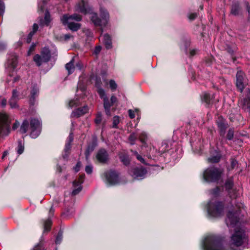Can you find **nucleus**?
Listing matches in <instances>:
<instances>
[{"label": "nucleus", "mask_w": 250, "mask_h": 250, "mask_svg": "<svg viewBox=\"0 0 250 250\" xmlns=\"http://www.w3.org/2000/svg\"><path fill=\"white\" fill-rule=\"evenodd\" d=\"M51 21L50 16L49 12L46 11L44 19L40 18L39 24L40 26H48Z\"/></svg>", "instance_id": "nucleus-21"}, {"label": "nucleus", "mask_w": 250, "mask_h": 250, "mask_svg": "<svg viewBox=\"0 0 250 250\" xmlns=\"http://www.w3.org/2000/svg\"><path fill=\"white\" fill-rule=\"evenodd\" d=\"M82 17L77 14L72 15L64 14L61 18V21L63 25H67L69 29L73 31H77L81 27V24L79 23L71 22V21H81Z\"/></svg>", "instance_id": "nucleus-5"}, {"label": "nucleus", "mask_w": 250, "mask_h": 250, "mask_svg": "<svg viewBox=\"0 0 250 250\" xmlns=\"http://www.w3.org/2000/svg\"><path fill=\"white\" fill-rule=\"evenodd\" d=\"M100 16L102 19L98 18L97 14H93L91 18V20L94 25L100 26H105L108 22L109 19V15L107 10L103 8L100 7Z\"/></svg>", "instance_id": "nucleus-6"}, {"label": "nucleus", "mask_w": 250, "mask_h": 250, "mask_svg": "<svg viewBox=\"0 0 250 250\" xmlns=\"http://www.w3.org/2000/svg\"><path fill=\"white\" fill-rule=\"evenodd\" d=\"M5 10V5L4 2L0 0V16L3 15Z\"/></svg>", "instance_id": "nucleus-51"}, {"label": "nucleus", "mask_w": 250, "mask_h": 250, "mask_svg": "<svg viewBox=\"0 0 250 250\" xmlns=\"http://www.w3.org/2000/svg\"><path fill=\"white\" fill-rule=\"evenodd\" d=\"M62 239V232L61 231H60L57 236H56V240H55V243L56 245L60 244Z\"/></svg>", "instance_id": "nucleus-42"}, {"label": "nucleus", "mask_w": 250, "mask_h": 250, "mask_svg": "<svg viewBox=\"0 0 250 250\" xmlns=\"http://www.w3.org/2000/svg\"><path fill=\"white\" fill-rule=\"evenodd\" d=\"M217 126L219 128L220 134L221 135H224L225 133L226 129V125L222 122H219L217 123Z\"/></svg>", "instance_id": "nucleus-33"}, {"label": "nucleus", "mask_w": 250, "mask_h": 250, "mask_svg": "<svg viewBox=\"0 0 250 250\" xmlns=\"http://www.w3.org/2000/svg\"><path fill=\"white\" fill-rule=\"evenodd\" d=\"M202 101L207 104V105H209L212 100V96L210 95L209 94L207 93H204L201 96Z\"/></svg>", "instance_id": "nucleus-26"}, {"label": "nucleus", "mask_w": 250, "mask_h": 250, "mask_svg": "<svg viewBox=\"0 0 250 250\" xmlns=\"http://www.w3.org/2000/svg\"><path fill=\"white\" fill-rule=\"evenodd\" d=\"M102 121V114L101 113H98L97 115V116L95 119V122L97 124H99L101 123Z\"/></svg>", "instance_id": "nucleus-54"}, {"label": "nucleus", "mask_w": 250, "mask_h": 250, "mask_svg": "<svg viewBox=\"0 0 250 250\" xmlns=\"http://www.w3.org/2000/svg\"><path fill=\"white\" fill-rule=\"evenodd\" d=\"M30 127L31 129L30 136L32 138H36L41 132V122L36 118H32L30 120Z\"/></svg>", "instance_id": "nucleus-8"}, {"label": "nucleus", "mask_w": 250, "mask_h": 250, "mask_svg": "<svg viewBox=\"0 0 250 250\" xmlns=\"http://www.w3.org/2000/svg\"><path fill=\"white\" fill-rule=\"evenodd\" d=\"M83 67V64L81 62H78L75 65L76 69L79 70H82Z\"/></svg>", "instance_id": "nucleus-56"}, {"label": "nucleus", "mask_w": 250, "mask_h": 250, "mask_svg": "<svg viewBox=\"0 0 250 250\" xmlns=\"http://www.w3.org/2000/svg\"><path fill=\"white\" fill-rule=\"evenodd\" d=\"M103 42L107 49H110L112 47L111 39L108 34H104V35Z\"/></svg>", "instance_id": "nucleus-27"}, {"label": "nucleus", "mask_w": 250, "mask_h": 250, "mask_svg": "<svg viewBox=\"0 0 250 250\" xmlns=\"http://www.w3.org/2000/svg\"><path fill=\"white\" fill-rule=\"evenodd\" d=\"M18 100L15 99V98H11L9 101V104L12 108H18L19 105L17 104Z\"/></svg>", "instance_id": "nucleus-36"}, {"label": "nucleus", "mask_w": 250, "mask_h": 250, "mask_svg": "<svg viewBox=\"0 0 250 250\" xmlns=\"http://www.w3.org/2000/svg\"><path fill=\"white\" fill-rule=\"evenodd\" d=\"M167 146V145L166 144H163L162 145V146L161 147V150L159 151V153H160L161 154L162 153H165L166 151V149H164Z\"/></svg>", "instance_id": "nucleus-60"}, {"label": "nucleus", "mask_w": 250, "mask_h": 250, "mask_svg": "<svg viewBox=\"0 0 250 250\" xmlns=\"http://www.w3.org/2000/svg\"><path fill=\"white\" fill-rule=\"evenodd\" d=\"M136 139V136L135 135V133H133L131 134L128 138V140L131 145H134Z\"/></svg>", "instance_id": "nucleus-45"}, {"label": "nucleus", "mask_w": 250, "mask_h": 250, "mask_svg": "<svg viewBox=\"0 0 250 250\" xmlns=\"http://www.w3.org/2000/svg\"><path fill=\"white\" fill-rule=\"evenodd\" d=\"M102 82L100 79L97 78L95 82V86L97 88V92L99 94V91L100 89L104 90L101 87Z\"/></svg>", "instance_id": "nucleus-44"}, {"label": "nucleus", "mask_w": 250, "mask_h": 250, "mask_svg": "<svg viewBox=\"0 0 250 250\" xmlns=\"http://www.w3.org/2000/svg\"><path fill=\"white\" fill-rule=\"evenodd\" d=\"M41 56L44 62H48L51 57L50 52L48 48L44 47L41 52Z\"/></svg>", "instance_id": "nucleus-23"}, {"label": "nucleus", "mask_w": 250, "mask_h": 250, "mask_svg": "<svg viewBox=\"0 0 250 250\" xmlns=\"http://www.w3.org/2000/svg\"><path fill=\"white\" fill-rule=\"evenodd\" d=\"M109 85H110V88L112 90H115L116 89L117 87V83H116L115 81H114L113 80H111L109 81Z\"/></svg>", "instance_id": "nucleus-49"}, {"label": "nucleus", "mask_w": 250, "mask_h": 250, "mask_svg": "<svg viewBox=\"0 0 250 250\" xmlns=\"http://www.w3.org/2000/svg\"><path fill=\"white\" fill-rule=\"evenodd\" d=\"M139 138L142 143L145 144L147 139V135L145 132L142 131L139 135Z\"/></svg>", "instance_id": "nucleus-39"}, {"label": "nucleus", "mask_w": 250, "mask_h": 250, "mask_svg": "<svg viewBox=\"0 0 250 250\" xmlns=\"http://www.w3.org/2000/svg\"><path fill=\"white\" fill-rule=\"evenodd\" d=\"M241 11V7L238 2H234L231 6V14L234 16H238Z\"/></svg>", "instance_id": "nucleus-22"}, {"label": "nucleus", "mask_w": 250, "mask_h": 250, "mask_svg": "<svg viewBox=\"0 0 250 250\" xmlns=\"http://www.w3.org/2000/svg\"><path fill=\"white\" fill-rule=\"evenodd\" d=\"M120 159L121 162L125 166L128 165L130 163V160L127 155L120 154Z\"/></svg>", "instance_id": "nucleus-32"}, {"label": "nucleus", "mask_w": 250, "mask_h": 250, "mask_svg": "<svg viewBox=\"0 0 250 250\" xmlns=\"http://www.w3.org/2000/svg\"><path fill=\"white\" fill-rule=\"evenodd\" d=\"M93 167L91 165H88L85 167V170L87 174H91L92 172Z\"/></svg>", "instance_id": "nucleus-55"}, {"label": "nucleus", "mask_w": 250, "mask_h": 250, "mask_svg": "<svg viewBox=\"0 0 250 250\" xmlns=\"http://www.w3.org/2000/svg\"><path fill=\"white\" fill-rule=\"evenodd\" d=\"M38 28H39L38 25L37 23H34L33 24V30H32V31H31L29 33V34H28V35L27 37V39H26V42L27 43H29L31 42L33 36L38 30Z\"/></svg>", "instance_id": "nucleus-28"}, {"label": "nucleus", "mask_w": 250, "mask_h": 250, "mask_svg": "<svg viewBox=\"0 0 250 250\" xmlns=\"http://www.w3.org/2000/svg\"><path fill=\"white\" fill-rule=\"evenodd\" d=\"M11 98H15V99L19 100L18 94L16 89H13L12 91V95Z\"/></svg>", "instance_id": "nucleus-59"}, {"label": "nucleus", "mask_w": 250, "mask_h": 250, "mask_svg": "<svg viewBox=\"0 0 250 250\" xmlns=\"http://www.w3.org/2000/svg\"><path fill=\"white\" fill-rule=\"evenodd\" d=\"M101 49H102V47L100 46H98L95 47L94 51V53L95 54H99L100 53V52L101 51Z\"/></svg>", "instance_id": "nucleus-61"}, {"label": "nucleus", "mask_w": 250, "mask_h": 250, "mask_svg": "<svg viewBox=\"0 0 250 250\" xmlns=\"http://www.w3.org/2000/svg\"><path fill=\"white\" fill-rule=\"evenodd\" d=\"M39 92V87L37 84H34L31 90V97L30 99V104L33 105L35 104V99L38 96Z\"/></svg>", "instance_id": "nucleus-16"}, {"label": "nucleus", "mask_w": 250, "mask_h": 250, "mask_svg": "<svg viewBox=\"0 0 250 250\" xmlns=\"http://www.w3.org/2000/svg\"><path fill=\"white\" fill-rule=\"evenodd\" d=\"M24 151V146L22 143L21 141H18V146L17 149V152L20 155L23 153Z\"/></svg>", "instance_id": "nucleus-41"}, {"label": "nucleus", "mask_w": 250, "mask_h": 250, "mask_svg": "<svg viewBox=\"0 0 250 250\" xmlns=\"http://www.w3.org/2000/svg\"><path fill=\"white\" fill-rule=\"evenodd\" d=\"M41 2V1H40L39 2L38 9H39V10L43 11L44 10V6L46 4V1L45 0H42V3Z\"/></svg>", "instance_id": "nucleus-50"}, {"label": "nucleus", "mask_w": 250, "mask_h": 250, "mask_svg": "<svg viewBox=\"0 0 250 250\" xmlns=\"http://www.w3.org/2000/svg\"><path fill=\"white\" fill-rule=\"evenodd\" d=\"M245 4L248 14V18L250 20V5L248 2H245Z\"/></svg>", "instance_id": "nucleus-58"}, {"label": "nucleus", "mask_w": 250, "mask_h": 250, "mask_svg": "<svg viewBox=\"0 0 250 250\" xmlns=\"http://www.w3.org/2000/svg\"><path fill=\"white\" fill-rule=\"evenodd\" d=\"M139 112V110L138 109H135L134 110L129 109L128 110V115L130 118L133 119L135 117V113L137 114Z\"/></svg>", "instance_id": "nucleus-43"}, {"label": "nucleus", "mask_w": 250, "mask_h": 250, "mask_svg": "<svg viewBox=\"0 0 250 250\" xmlns=\"http://www.w3.org/2000/svg\"><path fill=\"white\" fill-rule=\"evenodd\" d=\"M233 187V182L230 180H227L225 183V188L229 190L232 188Z\"/></svg>", "instance_id": "nucleus-48"}, {"label": "nucleus", "mask_w": 250, "mask_h": 250, "mask_svg": "<svg viewBox=\"0 0 250 250\" xmlns=\"http://www.w3.org/2000/svg\"><path fill=\"white\" fill-rule=\"evenodd\" d=\"M197 17V14L196 13H190L188 15V18L189 20L193 21Z\"/></svg>", "instance_id": "nucleus-57"}, {"label": "nucleus", "mask_w": 250, "mask_h": 250, "mask_svg": "<svg viewBox=\"0 0 250 250\" xmlns=\"http://www.w3.org/2000/svg\"><path fill=\"white\" fill-rule=\"evenodd\" d=\"M130 151L132 154L136 156V159L138 161L145 165H147V164L146 163L145 159L140 154H139L136 151L133 150H131Z\"/></svg>", "instance_id": "nucleus-35"}, {"label": "nucleus", "mask_w": 250, "mask_h": 250, "mask_svg": "<svg viewBox=\"0 0 250 250\" xmlns=\"http://www.w3.org/2000/svg\"><path fill=\"white\" fill-rule=\"evenodd\" d=\"M54 211V209L51 207L49 211V217L44 222V231H48L50 229L52 222L50 217L51 215H53Z\"/></svg>", "instance_id": "nucleus-20"}, {"label": "nucleus", "mask_w": 250, "mask_h": 250, "mask_svg": "<svg viewBox=\"0 0 250 250\" xmlns=\"http://www.w3.org/2000/svg\"><path fill=\"white\" fill-rule=\"evenodd\" d=\"M11 120L4 113H0V135H7L10 132L9 125Z\"/></svg>", "instance_id": "nucleus-7"}, {"label": "nucleus", "mask_w": 250, "mask_h": 250, "mask_svg": "<svg viewBox=\"0 0 250 250\" xmlns=\"http://www.w3.org/2000/svg\"><path fill=\"white\" fill-rule=\"evenodd\" d=\"M104 176L107 184L110 186L115 185L119 182L118 174L114 170L105 172Z\"/></svg>", "instance_id": "nucleus-11"}, {"label": "nucleus", "mask_w": 250, "mask_h": 250, "mask_svg": "<svg viewBox=\"0 0 250 250\" xmlns=\"http://www.w3.org/2000/svg\"><path fill=\"white\" fill-rule=\"evenodd\" d=\"M73 141V131H72V128H71L70 133L69 134V135L67 138L66 143L65 146L64 148V151L65 152H68L71 148V143Z\"/></svg>", "instance_id": "nucleus-24"}, {"label": "nucleus", "mask_w": 250, "mask_h": 250, "mask_svg": "<svg viewBox=\"0 0 250 250\" xmlns=\"http://www.w3.org/2000/svg\"><path fill=\"white\" fill-rule=\"evenodd\" d=\"M96 158L97 160L102 163L107 162L108 159V154L107 151L104 148L100 149L96 154Z\"/></svg>", "instance_id": "nucleus-14"}, {"label": "nucleus", "mask_w": 250, "mask_h": 250, "mask_svg": "<svg viewBox=\"0 0 250 250\" xmlns=\"http://www.w3.org/2000/svg\"><path fill=\"white\" fill-rule=\"evenodd\" d=\"M234 136V129L233 128H229L228 130V134H227V139L229 140H231Z\"/></svg>", "instance_id": "nucleus-46"}, {"label": "nucleus", "mask_w": 250, "mask_h": 250, "mask_svg": "<svg viewBox=\"0 0 250 250\" xmlns=\"http://www.w3.org/2000/svg\"><path fill=\"white\" fill-rule=\"evenodd\" d=\"M88 111V107L84 106L82 108H79L73 111L71 115V117L79 118L85 114Z\"/></svg>", "instance_id": "nucleus-17"}, {"label": "nucleus", "mask_w": 250, "mask_h": 250, "mask_svg": "<svg viewBox=\"0 0 250 250\" xmlns=\"http://www.w3.org/2000/svg\"><path fill=\"white\" fill-rule=\"evenodd\" d=\"M245 93H246V97L240 100L238 104L239 107L244 111L250 113V89H246Z\"/></svg>", "instance_id": "nucleus-9"}, {"label": "nucleus", "mask_w": 250, "mask_h": 250, "mask_svg": "<svg viewBox=\"0 0 250 250\" xmlns=\"http://www.w3.org/2000/svg\"><path fill=\"white\" fill-rule=\"evenodd\" d=\"M223 170L214 167H210L204 172L203 178L207 182H217L221 178Z\"/></svg>", "instance_id": "nucleus-4"}, {"label": "nucleus", "mask_w": 250, "mask_h": 250, "mask_svg": "<svg viewBox=\"0 0 250 250\" xmlns=\"http://www.w3.org/2000/svg\"><path fill=\"white\" fill-rule=\"evenodd\" d=\"M238 162L234 158H231L230 159V166L229 168V170H232L234 168H236L238 167Z\"/></svg>", "instance_id": "nucleus-38"}, {"label": "nucleus", "mask_w": 250, "mask_h": 250, "mask_svg": "<svg viewBox=\"0 0 250 250\" xmlns=\"http://www.w3.org/2000/svg\"><path fill=\"white\" fill-rule=\"evenodd\" d=\"M224 206L218 201L212 199L208 204L207 210L208 215L211 217H219L223 215Z\"/></svg>", "instance_id": "nucleus-3"}, {"label": "nucleus", "mask_w": 250, "mask_h": 250, "mask_svg": "<svg viewBox=\"0 0 250 250\" xmlns=\"http://www.w3.org/2000/svg\"><path fill=\"white\" fill-rule=\"evenodd\" d=\"M7 103L6 100L5 99H2L0 101V105L4 107L6 105Z\"/></svg>", "instance_id": "nucleus-64"}, {"label": "nucleus", "mask_w": 250, "mask_h": 250, "mask_svg": "<svg viewBox=\"0 0 250 250\" xmlns=\"http://www.w3.org/2000/svg\"><path fill=\"white\" fill-rule=\"evenodd\" d=\"M226 223L229 228H235L234 231L230 237V245L231 248L234 249V247H236L237 249H235V250H240V247L244 248L248 244V237L244 229L240 226L237 210L228 212Z\"/></svg>", "instance_id": "nucleus-1"}, {"label": "nucleus", "mask_w": 250, "mask_h": 250, "mask_svg": "<svg viewBox=\"0 0 250 250\" xmlns=\"http://www.w3.org/2000/svg\"><path fill=\"white\" fill-rule=\"evenodd\" d=\"M17 63V57L16 54L15 53L10 54L7 59L8 66L14 69L16 67Z\"/></svg>", "instance_id": "nucleus-19"}, {"label": "nucleus", "mask_w": 250, "mask_h": 250, "mask_svg": "<svg viewBox=\"0 0 250 250\" xmlns=\"http://www.w3.org/2000/svg\"><path fill=\"white\" fill-rule=\"evenodd\" d=\"M219 188L218 187H216L214 189H212L210 191V194L214 196H217L218 195L219 193Z\"/></svg>", "instance_id": "nucleus-52"}, {"label": "nucleus", "mask_w": 250, "mask_h": 250, "mask_svg": "<svg viewBox=\"0 0 250 250\" xmlns=\"http://www.w3.org/2000/svg\"><path fill=\"white\" fill-rule=\"evenodd\" d=\"M33 250H45L42 243H40L35 246Z\"/></svg>", "instance_id": "nucleus-53"}, {"label": "nucleus", "mask_w": 250, "mask_h": 250, "mask_svg": "<svg viewBox=\"0 0 250 250\" xmlns=\"http://www.w3.org/2000/svg\"><path fill=\"white\" fill-rule=\"evenodd\" d=\"M19 122L16 120L12 126V129L14 130L16 129L19 126Z\"/></svg>", "instance_id": "nucleus-62"}, {"label": "nucleus", "mask_w": 250, "mask_h": 250, "mask_svg": "<svg viewBox=\"0 0 250 250\" xmlns=\"http://www.w3.org/2000/svg\"><path fill=\"white\" fill-rule=\"evenodd\" d=\"M96 146V144L95 143H93L91 145L88 146L86 149V151L85 152V157H86V159L87 160L88 159L89 154H90L91 152H92L94 150Z\"/></svg>", "instance_id": "nucleus-31"}, {"label": "nucleus", "mask_w": 250, "mask_h": 250, "mask_svg": "<svg viewBox=\"0 0 250 250\" xmlns=\"http://www.w3.org/2000/svg\"><path fill=\"white\" fill-rule=\"evenodd\" d=\"M76 10L79 12L86 14L90 12V9L88 6L86 1H85L84 0H81L76 6Z\"/></svg>", "instance_id": "nucleus-15"}, {"label": "nucleus", "mask_w": 250, "mask_h": 250, "mask_svg": "<svg viewBox=\"0 0 250 250\" xmlns=\"http://www.w3.org/2000/svg\"><path fill=\"white\" fill-rule=\"evenodd\" d=\"M65 68L67 70L68 74L70 75L74 72L75 65H74V58L68 63L65 64Z\"/></svg>", "instance_id": "nucleus-25"}, {"label": "nucleus", "mask_w": 250, "mask_h": 250, "mask_svg": "<svg viewBox=\"0 0 250 250\" xmlns=\"http://www.w3.org/2000/svg\"><path fill=\"white\" fill-rule=\"evenodd\" d=\"M35 44H32L29 49V51H28V55L29 56L31 55V53L32 51H34V48H35Z\"/></svg>", "instance_id": "nucleus-63"}, {"label": "nucleus", "mask_w": 250, "mask_h": 250, "mask_svg": "<svg viewBox=\"0 0 250 250\" xmlns=\"http://www.w3.org/2000/svg\"><path fill=\"white\" fill-rule=\"evenodd\" d=\"M99 96L101 99H103L104 106L106 115L108 116H110V108L113 104L111 103H110L108 98L105 95L104 90H100Z\"/></svg>", "instance_id": "nucleus-13"}, {"label": "nucleus", "mask_w": 250, "mask_h": 250, "mask_svg": "<svg viewBox=\"0 0 250 250\" xmlns=\"http://www.w3.org/2000/svg\"><path fill=\"white\" fill-rule=\"evenodd\" d=\"M83 177H84V176L82 175L80 176V180L81 181L75 180L73 182V185L74 187H78L77 188L74 189L72 191V194L73 195H76L78 194L82 190V187L81 185L83 183Z\"/></svg>", "instance_id": "nucleus-18"}, {"label": "nucleus", "mask_w": 250, "mask_h": 250, "mask_svg": "<svg viewBox=\"0 0 250 250\" xmlns=\"http://www.w3.org/2000/svg\"><path fill=\"white\" fill-rule=\"evenodd\" d=\"M29 124L28 121L27 120H24L23 121V122L22 123L21 125L20 129V132L22 134H24V133H26V132L28 130V128L29 127Z\"/></svg>", "instance_id": "nucleus-30"}, {"label": "nucleus", "mask_w": 250, "mask_h": 250, "mask_svg": "<svg viewBox=\"0 0 250 250\" xmlns=\"http://www.w3.org/2000/svg\"><path fill=\"white\" fill-rule=\"evenodd\" d=\"M119 117L117 116H114L113 120V127L117 128V125L119 124Z\"/></svg>", "instance_id": "nucleus-47"}, {"label": "nucleus", "mask_w": 250, "mask_h": 250, "mask_svg": "<svg viewBox=\"0 0 250 250\" xmlns=\"http://www.w3.org/2000/svg\"><path fill=\"white\" fill-rule=\"evenodd\" d=\"M79 101L77 98L76 99L71 100L69 101L68 104V106L70 108H73L74 107H76L79 105Z\"/></svg>", "instance_id": "nucleus-40"}, {"label": "nucleus", "mask_w": 250, "mask_h": 250, "mask_svg": "<svg viewBox=\"0 0 250 250\" xmlns=\"http://www.w3.org/2000/svg\"><path fill=\"white\" fill-rule=\"evenodd\" d=\"M34 61L36 63L37 65L39 66L41 65L42 63L45 62L43 60L42 56L39 54H37L34 56Z\"/></svg>", "instance_id": "nucleus-34"}, {"label": "nucleus", "mask_w": 250, "mask_h": 250, "mask_svg": "<svg viewBox=\"0 0 250 250\" xmlns=\"http://www.w3.org/2000/svg\"><path fill=\"white\" fill-rule=\"evenodd\" d=\"M226 49L228 53L231 55H232L233 54L234 52L237 50V48L234 44H233L231 46L229 44H227Z\"/></svg>", "instance_id": "nucleus-37"}, {"label": "nucleus", "mask_w": 250, "mask_h": 250, "mask_svg": "<svg viewBox=\"0 0 250 250\" xmlns=\"http://www.w3.org/2000/svg\"><path fill=\"white\" fill-rule=\"evenodd\" d=\"M146 173V169L145 167L140 166L133 168L130 174L134 179L142 180L145 178Z\"/></svg>", "instance_id": "nucleus-12"}, {"label": "nucleus", "mask_w": 250, "mask_h": 250, "mask_svg": "<svg viewBox=\"0 0 250 250\" xmlns=\"http://www.w3.org/2000/svg\"><path fill=\"white\" fill-rule=\"evenodd\" d=\"M236 86L241 92H242L247 84V79L244 73L241 70L237 71L236 74Z\"/></svg>", "instance_id": "nucleus-10"}, {"label": "nucleus", "mask_w": 250, "mask_h": 250, "mask_svg": "<svg viewBox=\"0 0 250 250\" xmlns=\"http://www.w3.org/2000/svg\"><path fill=\"white\" fill-rule=\"evenodd\" d=\"M221 158V154L217 152L216 154L214 156H211L208 159V163H218L219 162Z\"/></svg>", "instance_id": "nucleus-29"}, {"label": "nucleus", "mask_w": 250, "mask_h": 250, "mask_svg": "<svg viewBox=\"0 0 250 250\" xmlns=\"http://www.w3.org/2000/svg\"><path fill=\"white\" fill-rule=\"evenodd\" d=\"M203 250H224L221 239L214 235L207 236L202 242Z\"/></svg>", "instance_id": "nucleus-2"}]
</instances>
